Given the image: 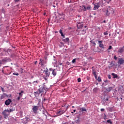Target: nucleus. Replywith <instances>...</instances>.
Here are the masks:
<instances>
[{
    "instance_id": "obj_40",
    "label": "nucleus",
    "mask_w": 124,
    "mask_h": 124,
    "mask_svg": "<svg viewBox=\"0 0 124 124\" xmlns=\"http://www.w3.org/2000/svg\"><path fill=\"white\" fill-rule=\"evenodd\" d=\"M61 36L63 37V38H65V36L63 35V33H61Z\"/></svg>"
},
{
    "instance_id": "obj_48",
    "label": "nucleus",
    "mask_w": 124,
    "mask_h": 124,
    "mask_svg": "<svg viewBox=\"0 0 124 124\" xmlns=\"http://www.w3.org/2000/svg\"><path fill=\"white\" fill-rule=\"evenodd\" d=\"M105 111V109H104V108H101V112H103V111Z\"/></svg>"
},
{
    "instance_id": "obj_23",
    "label": "nucleus",
    "mask_w": 124,
    "mask_h": 124,
    "mask_svg": "<svg viewBox=\"0 0 124 124\" xmlns=\"http://www.w3.org/2000/svg\"><path fill=\"white\" fill-rule=\"evenodd\" d=\"M8 112L9 113H12V112H13V111H15V108H12L10 109V110H8Z\"/></svg>"
},
{
    "instance_id": "obj_22",
    "label": "nucleus",
    "mask_w": 124,
    "mask_h": 124,
    "mask_svg": "<svg viewBox=\"0 0 124 124\" xmlns=\"http://www.w3.org/2000/svg\"><path fill=\"white\" fill-rule=\"evenodd\" d=\"M92 9V6H91V5H88L86 7V10H91Z\"/></svg>"
},
{
    "instance_id": "obj_10",
    "label": "nucleus",
    "mask_w": 124,
    "mask_h": 124,
    "mask_svg": "<svg viewBox=\"0 0 124 124\" xmlns=\"http://www.w3.org/2000/svg\"><path fill=\"white\" fill-rule=\"evenodd\" d=\"M12 102V100H11V99H8L5 101V104L7 106H8V105H9L10 103H11Z\"/></svg>"
},
{
    "instance_id": "obj_57",
    "label": "nucleus",
    "mask_w": 124,
    "mask_h": 124,
    "mask_svg": "<svg viewBox=\"0 0 124 124\" xmlns=\"http://www.w3.org/2000/svg\"><path fill=\"white\" fill-rule=\"evenodd\" d=\"M120 98H121V100H123V96H121Z\"/></svg>"
},
{
    "instance_id": "obj_33",
    "label": "nucleus",
    "mask_w": 124,
    "mask_h": 124,
    "mask_svg": "<svg viewBox=\"0 0 124 124\" xmlns=\"http://www.w3.org/2000/svg\"><path fill=\"white\" fill-rule=\"evenodd\" d=\"M33 84H34V85H36V84H38V81H34L33 82Z\"/></svg>"
},
{
    "instance_id": "obj_63",
    "label": "nucleus",
    "mask_w": 124,
    "mask_h": 124,
    "mask_svg": "<svg viewBox=\"0 0 124 124\" xmlns=\"http://www.w3.org/2000/svg\"><path fill=\"white\" fill-rule=\"evenodd\" d=\"M109 2H110V1H108L107 2L108 4H109Z\"/></svg>"
},
{
    "instance_id": "obj_44",
    "label": "nucleus",
    "mask_w": 124,
    "mask_h": 124,
    "mask_svg": "<svg viewBox=\"0 0 124 124\" xmlns=\"http://www.w3.org/2000/svg\"><path fill=\"white\" fill-rule=\"evenodd\" d=\"M21 97H21V96H19L18 97H17V100L19 101V100H20V99H21Z\"/></svg>"
},
{
    "instance_id": "obj_58",
    "label": "nucleus",
    "mask_w": 124,
    "mask_h": 124,
    "mask_svg": "<svg viewBox=\"0 0 124 124\" xmlns=\"http://www.w3.org/2000/svg\"><path fill=\"white\" fill-rule=\"evenodd\" d=\"M104 117L105 118H107V116H106V114H104Z\"/></svg>"
},
{
    "instance_id": "obj_54",
    "label": "nucleus",
    "mask_w": 124,
    "mask_h": 124,
    "mask_svg": "<svg viewBox=\"0 0 124 124\" xmlns=\"http://www.w3.org/2000/svg\"><path fill=\"white\" fill-rule=\"evenodd\" d=\"M20 70H21V73H23V68H20Z\"/></svg>"
},
{
    "instance_id": "obj_21",
    "label": "nucleus",
    "mask_w": 124,
    "mask_h": 124,
    "mask_svg": "<svg viewBox=\"0 0 124 124\" xmlns=\"http://www.w3.org/2000/svg\"><path fill=\"white\" fill-rule=\"evenodd\" d=\"M62 41H63L64 42H65V43L68 42V41H69V38H66L65 39H63Z\"/></svg>"
},
{
    "instance_id": "obj_16",
    "label": "nucleus",
    "mask_w": 124,
    "mask_h": 124,
    "mask_svg": "<svg viewBox=\"0 0 124 124\" xmlns=\"http://www.w3.org/2000/svg\"><path fill=\"white\" fill-rule=\"evenodd\" d=\"M92 73L94 75L95 79H97V75H96V72L93 69L92 71Z\"/></svg>"
},
{
    "instance_id": "obj_35",
    "label": "nucleus",
    "mask_w": 124,
    "mask_h": 124,
    "mask_svg": "<svg viewBox=\"0 0 124 124\" xmlns=\"http://www.w3.org/2000/svg\"><path fill=\"white\" fill-rule=\"evenodd\" d=\"M13 74L14 75H16V76H19V73H14Z\"/></svg>"
},
{
    "instance_id": "obj_42",
    "label": "nucleus",
    "mask_w": 124,
    "mask_h": 124,
    "mask_svg": "<svg viewBox=\"0 0 124 124\" xmlns=\"http://www.w3.org/2000/svg\"><path fill=\"white\" fill-rule=\"evenodd\" d=\"M3 95L5 97V96H8V95H7V94L5 93H3Z\"/></svg>"
},
{
    "instance_id": "obj_43",
    "label": "nucleus",
    "mask_w": 124,
    "mask_h": 124,
    "mask_svg": "<svg viewBox=\"0 0 124 124\" xmlns=\"http://www.w3.org/2000/svg\"><path fill=\"white\" fill-rule=\"evenodd\" d=\"M79 122H80V121L79 120V119H78L77 120L75 121V122L77 123V124H78V123H79Z\"/></svg>"
},
{
    "instance_id": "obj_36",
    "label": "nucleus",
    "mask_w": 124,
    "mask_h": 124,
    "mask_svg": "<svg viewBox=\"0 0 124 124\" xmlns=\"http://www.w3.org/2000/svg\"><path fill=\"white\" fill-rule=\"evenodd\" d=\"M47 77H46V76H43V78H44V79L45 80V81H47V80H48V78H47Z\"/></svg>"
},
{
    "instance_id": "obj_7",
    "label": "nucleus",
    "mask_w": 124,
    "mask_h": 124,
    "mask_svg": "<svg viewBox=\"0 0 124 124\" xmlns=\"http://www.w3.org/2000/svg\"><path fill=\"white\" fill-rule=\"evenodd\" d=\"M67 110V107L66 108H65L64 110H60L57 112V115L58 116H61V115H62L64 113H65V111Z\"/></svg>"
},
{
    "instance_id": "obj_60",
    "label": "nucleus",
    "mask_w": 124,
    "mask_h": 124,
    "mask_svg": "<svg viewBox=\"0 0 124 124\" xmlns=\"http://www.w3.org/2000/svg\"><path fill=\"white\" fill-rule=\"evenodd\" d=\"M34 63H35V64H36L37 63V61H35Z\"/></svg>"
},
{
    "instance_id": "obj_37",
    "label": "nucleus",
    "mask_w": 124,
    "mask_h": 124,
    "mask_svg": "<svg viewBox=\"0 0 124 124\" xmlns=\"http://www.w3.org/2000/svg\"><path fill=\"white\" fill-rule=\"evenodd\" d=\"M72 62L73 63H75V62H76V59H73V60H72Z\"/></svg>"
},
{
    "instance_id": "obj_11",
    "label": "nucleus",
    "mask_w": 124,
    "mask_h": 124,
    "mask_svg": "<svg viewBox=\"0 0 124 124\" xmlns=\"http://www.w3.org/2000/svg\"><path fill=\"white\" fill-rule=\"evenodd\" d=\"M78 29H82V28L84 27V24H83V22H79L77 25Z\"/></svg>"
},
{
    "instance_id": "obj_27",
    "label": "nucleus",
    "mask_w": 124,
    "mask_h": 124,
    "mask_svg": "<svg viewBox=\"0 0 124 124\" xmlns=\"http://www.w3.org/2000/svg\"><path fill=\"white\" fill-rule=\"evenodd\" d=\"M60 44H61V45H59V47L60 48H61V47H63V46H64V45L63 44V43H62V42H61Z\"/></svg>"
},
{
    "instance_id": "obj_20",
    "label": "nucleus",
    "mask_w": 124,
    "mask_h": 124,
    "mask_svg": "<svg viewBox=\"0 0 124 124\" xmlns=\"http://www.w3.org/2000/svg\"><path fill=\"white\" fill-rule=\"evenodd\" d=\"M80 110L81 111V112H87V109L86 108L83 107V108H79Z\"/></svg>"
},
{
    "instance_id": "obj_61",
    "label": "nucleus",
    "mask_w": 124,
    "mask_h": 124,
    "mask_svg": "<svg viewBox=\"0 0 124 124\" xmlns=\"http://www.w3.org/2000/svg\"><path fill=\"white\" fill-rule=\"evenodd\" d=\"M73 112H74V113H75V112H76V109H74V110H73Z\"/></svg>"
},
{
    "instance_id": "obj_55",
    "label": "nucleus",
    "mask_w": 124,
    "mask_h": 124,
    "mask_svg": "<svg viewBox=\"0 0 124 124\" xmlns=\"http://www.w3.org/2000/svg\"><path fill=\"white\" fill-rule=\"evenodd\" d=\"M105 100V101H108V100H109V99L108 98H107Z\"/></svg>"
},
{
    "instance_id": "obj_64",
    "label": "nucleus",
    "mask_w": 124,
    "mask_h": 124,
    "mask_svg": "<svg viewBox=\"0 0 124 124\" xmlns=\"http://www.w3.org/2000/svg\"><path fill=\"white\" fill-rule=\"evenodd\" d=\"M104 23H106V21H105V20H104Z\"/></svg>"
},
{
    "instance_id": "obj_49",
    "label": "nucleus",
    "mask_w": 124,
    "mask_h": 124,
    "mask_svg": "<svg viewBox=\"0 0 124 124\" xmlns=\"http://www.w3.org/2000/svg\"><path fill=\"white\" fill-rule=\"evenodd\" d=\"M1 91H2L3 93H4V89H3V88L1 87Z\"/></svg>"
},
{
    "instance_id": "obj_3",
    "label": "nucleus",
    "mask_w": 124,
    "mask_h": 124,
    "mask_svg": "<svg viewBox=\"0 0 124 124\" xmlns=\"http://www.w3.org/2000/svg\"><path fill=\"white\" fill-rule=\"evenodd\" d=\"M114 14L115 13V11H114V9H112V7L110 6H108L107 9L106 10V16H109L110 14Z\"/></svg>"
},
{
    "instance_id": "obj_38",
    "label": "nucleus",
    "mask_w": 124,
    "mask_h": 124,
    "mask_svg": "<svg viewBox=\"0 0 124 124\" xmlns=\"http://www.w3.org/2000/svg\"><path fill=\"white\" fill-rule=\"evenodd\" d=\"M98 82H101V78H98L97 79Z\"/></svg>"
},
{
    "instance_id": "obj_25",
    "label": "nucleus",
    "mask_w": 124,
    "mask_h": 124,
    "mask_svg": "<svg viewBox=\"0 0 124 124\" xmlns=\"http://www.w3.org/2000/svg\"><path fill=\"white\" fill-rule=\"evenodd\" d=\"M22 93H24L23 91H21V92L18 93V94L19 95V96H20V97H22L23 96Z\"/></svg>"
},
{
    "instance_id": "obj_1",
    "label": "nucleus",
    "mask_w": 124,
    "mask_h": 124,
    "mask_svg": "<svg viewBox=\"0 0 124 124\" xmlns=\"http://www.w3.org/2000/svg\"><path fill=\"white\" fill-rule=\"evenodd\" d=\"M39 87L40 88L36 92H34L35 96L36 95H39L40 93H46L48 90H49L48 86L46 85V83H44L41 86H39Z\"/></svg>"
},
{
    "instance_id": "obj_9",
    "label": "nucleus",
    "mask_w": 124,
    "mask_h": 124,
    "mask_svg": "<svg viewBox=\"0 0 124 124\" xmlns=\"http://www.w3.org/2000/svg\"><path fill=\"white\" fill-rule=\"evenodd\" d=\"M40 62H39V64H41V66H44V65L47 63V61H46V60L40 59Z\"/></svg>"
},
{
    "instance_id": "obj_2",
    "label": "nucleus",
    "mask_w": 124,
    "mask_h": 124,
    "mask_svg": "<svg viewBox=\"0 0 124 124\" xmlns=\"http://www.w3.org/2000/svg\"><path fill=\"white\" fill-rule=\"evenodd\" d=\"M105 2H106V0H102L98 3L94 4V8H93V10H96V9H98V8L100 7V5H101V4H104Z\"/></svg>"
},
{
    "instance_id": "obj_51",
    "label": "nucleus",
    "mask_w": 124,
    "mask_h": 124,
    "mask_svg": "<svg viewBox=\"0 0 124 124\" xmlns=\"http://www.w3.org/2000/svg\"><path fill=\"white\" fill-rule=\"evenodd\" d=\"M108 79H111V76L110 75H108Z\"/></svg>"
},
{
    "instance_id": "obj_28",
    "label": "nucleus",
    "mask_w": 124,
    "mask_h": 124,
    "mask_svg": "<svg viewBox=\"0 0 124 124\" xmlns=\"http://www.w3.org/2000/svg\"><path fill=\"white\" fill-rule=\"evenodd\" d=\"M90 42L92 44H93L94 46H95V45H96V44L95 43V42H94V41H93V40H91L90 41Z\"/></svg>"
},
{
    "instance_id": "obj_4",
    "label": "nucleus",
    "mask_w": 124,
    "mask_h": 124,
    "mask_svg": "<svg viewBox=\"0 0 124 124\" xmlns=\"http://www.w3.org/2000/svg\"><path fill=\"white\" fill-rule=\"evenodd\" d=\"M8 109H5L4 111L2 112V114L3 116H4L5 119L6 118V117L9 116V112H8Z\"/></svg>"
},
{
    "instance_id": "obj_34",
    "label": "nucleus",
    "mask_w": 124,
    "mask_h": 124,
    "mask_svg": "<svg viewBox=\"0 0 124 124\" xmlns=\"http://www.w3.org/2000/svg\"><path fill=\"white\" fill-rule=\"evenodd\" d=\"M5 67H4L2 68V72L3 73H4V74H5V72H4V69H5Z\"/></svg>"
},
{
    "instance_id": "obj_5",
    "label": "nucleus",
    "mask_w": 124,
    "mask_h": 124,
    "mask_svg": "<svg viewBox=\"0 0 124 124\" xmlns=\"http://www.w3.org/2000/svg\"><path fill=\"white\" fill-rule=\"evenodd\" d=\"M38 108H39V107L38 106H33V108H32V112L34 114H37V111H38Z\"/></svg>"
},
{
    "instance_id": "obj_50",
    "label": "nucleus",
    "mask_w": 124,
    "mask_h": 124,
    "mask_svg": "<svg viewBox=\"0 0 124 124\" xmlns=\"http://www.w3.org/2000/svg\"><path fill=\"white\" fill-rule=\"evenodd\" d=\"M118 39H119V40H121V39H122V36H119V37H118Z\"/></svg>"
},
{
    "instance_id": "obj_15",
    "label": "nucleus",
    "mask_w": 124,
    "mask_h": 124,
    "mask_svg": "<svg viewBox=\"0 0 124 124\" xmlns=\"http://www.w3.org/2000/svg\"><path fill=\"white\" fill-rule=\"evenodd\" d=\"M80 7H81V9L82 11H87L86 7L85 5L80 6Z\"/></svg>"
},
{
    "instance_id": "obj_31",
    "label": "nucleus",
    "mask_w": 124,
    "mask_h": 124,
    "mask_svg": "<svg viewBox=\"0 0 124 124\" xmlns=\"http://www.w3.org/2000/svg\"><path fill=\"white\" fill-rule=\"evenodd\" d=\"M25 119H26L27 122L31 121V119H30V118H29V117H26Z\"/></svg>"
},
{
    "instance_id": "obj_56",
    "label": "nucleus",
    "mask_w": 124,
    "mask_h": 124,
    "mask_svg": "<svg viewBox=\"0 0 124 124\" xmlns=\"http://www.w3.org/2000/svg\"><path fill=\"white\" fill-rule=\"evenodd\" d=\"M2 118V116H1V115H0V121L1 120Z\"/></svg>"
},
{
    "instance_id": "obj_62",
    "label": "nucleus",
    "mask_w": 124,
    "mask_h": 124,
    "mask_svg": "<svg viewBox=\"0 0 124 124\" xmlns=\"http://www.w3.org/2000/svg\"><path fill=\"white\" fill-rule=\"evenodd\" d=\"M45 15H46V13H44V16H45Z\"/></svg>"
},
{
    "instance_id": "obj_19",
    "label": "nucleus",
    "mask_w": 124,
    "mask_h": 124,
    "mask_svg": "<svg viewBox=\"0 0 124 124\" xmlns=\"http://www.w3.org/2000/svg\"><path fill=\"white\" fill-rule=\"evenodd\" d=\"M112 90H113V87H110L106 89L107 92H108V93H110V92H111V91H112Z\"/></svg>"
},
{
    "instance_id": "obj_32",
    "label": "nucleus",
    "mask_w": 124,
    "mask_h": 124,
    "mask_svg": "<svg viewBox=\"0 0 124 124\" xmlns=\"http://www.w3.org/2000/svg\"><path fill=\"white\" fill-rule=\"evenodd\" d=\"M4 96L3 95V94H1V97H0V99L1 100V99H3V98H4Z\"/></svg>"
},
{
    "instance_id": "obj_53",
    "label": "nucleus",
    "mask_w": 124,
    "mask_h": 124,
    "mask_svg": "<svg viewBox=\"0 0 124 124\" xmlns=\"http://www.w3.org/2000/svg\"><path fill=\"white\" fill-rule=\"evenodd\" d=\"M10 74H11V72L6 74V75H10Z\"/></svg>"
},
{
    "instance_id": "obj_13",
    "label": "nucleus",
    "mask_w": 124,
    "mask_h": 124,
    "mask_svg": "<svg viewBox=\"0 0 124 124\" xmlns=\"http://www.w3.org/2000/svg\"><path fill=\"white\" fill-rule=\"evenodd\" d=\"M124 46L123 47H120L118 50V52L120 53V54L124 53Z\"/></svg>"
},
{
    "instance_id": "obj_26",
    "label": "nucleus",
    "mask_w": 124,
    "mask_h": 124,
    "mask_svg": "<svg viewBox=\"0 0 124 124\" xmlns=\"http://www.w3.org/2000/svg\"><path fill=\"white\" fill-rule=\"evenodd\" d=\"M97 91H98V88H97V87L93 89V93H97Z\"/></svg>"
},
{
    "instance_id": "obj_46",
    "label": "nucleus",
    "mask_w": 124,
    "mask_h": 124,
    "mask_svg": "<svg viewBox=\"0 0 124 124\" xmlns=\"http://www.w3.org/2000/svg\"><path fill=\"white\" fill-rule=\"evenodd\" d=\"M114 60H118V57H117V56H114Z\"/></svg>"
},
{
    "instance_id": "obj_47",
    "label": "nucleus",
    "mask_w": 124,
    "mask_h": 124,
    "mask_svg": "<svg viewBox=\"0 0 124 124\" xmlns=\"http://www.w3.org/2000/svg\"><path fill=\"white\" fill-rule=\"evenodd\" d=\"M59 32L60 33H62V29H60V30L59 31Z\"/></svg>"
},
{
    "instance_id": "obj_45",
    "label": "nucleus",
    "mask_w": 124,
    "mask_h": 124,
    "mask_svg": "<svg viewBox=\"0 0 124 124\" xmlns=\"http://www.w3.org/2000/svg\"><path fill=\"white\" fill-rule=\"evenodd\" d=\"M110 49H112V46H109L108 48V50H110Z\"/></svg>"
},
{
    "instance_id": "obj_6",
    "label": "nucleus",
    "mask_w": 124,
    "mask_h": 124,
    "mask_svg": "<svg viewBox=\"0 0 124 124\" xmlns=\"http://www.w3.org/2000/svg\"><path fill=\"white\" fill-rule=\"evenodd\" d=\"M43 73L45 74L46 77H49L50 76V72L48 70V68H46L43 71Z\"/></svg>"
},
{
    "instance_id": "obj_8",
    "label": "nucleus",
    "mask_w": 124,
    "mask_h": 124,
    "mask_svg": "<svg viewBox=\"0 0 124 124\" xmlns=\"http://www.w3.org/2000/svg\"><path fill=\"white\" fill-rule=\"evenodd\" d=\"M49 71H52V74L53 75L54 77L57 75V70L56 69H52V68H50L49 69Z\"/></svg>"
},
{
    "instance_id": "obj_14",
    "label": "nucleus",
    "mask_w": 124,
    "mask_h": 124,
    "mask_svg": "<svg viewBox=\"0 0 124 124\" xmlns=\"http://www.w3.org/2000/svg\"><path fill=\"white\" fill-rule=\"evenodd\" d=\"M124 63V60L123 58H119L118 62V63H119V64H123V63Z\"/></svg>"
},
{
    "instance_id": "obj_12",
    "label": "nucleus",
    "mask_w": 124,
    "mask_h": 124,
    "mask_svg": "<svg viewBox=\"0 0 124 124\" xmlns=\"http://www.w3.org/2000/svg\"><path fill=\"white\" fill-rule=\"evenodd\" d=\"M99 46L100 48H102V49H104L105 48L104 47V45L102 44V41H98Z\"/></svg>"
},
{
    "instance_id": "obj_52",
    "label": "nucleus",
    "mask_w": 124,
    "mask_h": 124,
    "mask_svg": "<svg viewBox=\"0 0 124 124\" xmlns=\"http://www.w3.org/2000/svg\"><path fill=\"white\" fill-rule=\"evenodd\" d=\"M18 1H20V0H15V2H18Z\"/></svg>"
},
{
    "instance_id": "obj_18",
    "label": "nucleus",
    "mask_w": 124,
    "mask_h": 124,
    "mask_svg": "<svg viewBox=\"0 0 124 124\" xmlns=\"http://www.w3.org/2000/svg\"><path fill=\"white\" fill-rule=\"evenodd\" d=\"M111 75H112V76H113V78L114 79H116V78H118V75L115 74L114 73H111Z\"/></svg>"
},
{
    "instance_id": "obj_41",
    "label": "nucleus",
    "mask_w": 124,
    "mask_h": 124,
    "mask_svg": "<svg viewBox=\"0 0 124 124\" xmlns=\"http://www.w3.org/2000/svg\"><path fill=\"white\" fill-rule=\"evenodd\" d=\"M78 83H80V82H81V78H78Z\"/></svg>"
},
{
    "instance_id": "obj_39",
    "label": "nucleus",
    "mask_w": 124,
    "mask_h": 124,
    "mask_svg": "<svg viewBox=\"0 0 124 124\" xmlns=\"http://www.w3.org/2000/svg\"><path fill=\"white\" fill-rule=\"evenodd\" d=\"M108 31L104 32V35H108Z\"/></svg>"
},
{
    "instance_id": "obj_17",
    "label": "nucleus",
    "mask_w": 124,
    "mask_h": 124,
    "mask_svg": "<svg viewBox=\"0 0 124 124\" xmlns=\"http://www.w3.org/2000/svg\"><path fill=\"white\" fill-rule=\"evenodd\" d=\"M87 31V30H83L80 31V35H84L86 34V32Z\"/></svg>"
},
{
    "instance_id": "obj_30",
    "label": "nucleus",
    "mask_w": 124,
    "mask_h": 124,
    "mask_svg": "<svg viewBox=\"0 0 124 124\" xmlns=\"http://www.w3.org/2000/svg\"><path fill=\"white\" fill-rule=\"evenodd\" d=\"M107 123H108V124H113V123L112 122V121H111V119H109L108 120H107Z\"/></svg>"
},
{
    "instance_id": "obj_29",
    "label": "nucleus",
    "mask_w": 124,
    "mask_h": 124,
    "mask_svg": "<svg viewBox=\"0 0 124 124\" xmlns=\"http://www.w3.org/2000/svg\"><path fill=\"white\" fill-rule=\"evenodd\" d=\"M8 61V59L7 58H5V59H3L2 60V62H6Z\"/></svg>"
},
{
    "instance_id": "obj_24",
    "label": "nucleus",
    "mask_w": 124,
    "mask_h": 124,
    "mask_svg": "<svg viewBox=\"0 0 124 124\" xmlns=\"http://www.w3.org/2000/svg\"><path fill=\"white\" fill-rule=\"evenodd\" d=\"M77 35H81V31H79V30H77Z\"/></svg>"
},
{
    "instance_id": "obj_59",
    "label": "nucleus",
    "mask_w": 124,
    "mask_h": 124,
    "mask_svg": "<svg viewBox=\"0 0 124 124\" xmlns=\"http://www.w3.org/2000/svg\"><path fill=\"white\" fill-rule=\"evenodd\" d=\"M59 65H62V63H59Z\"/></svg>"
}]
</instances>
